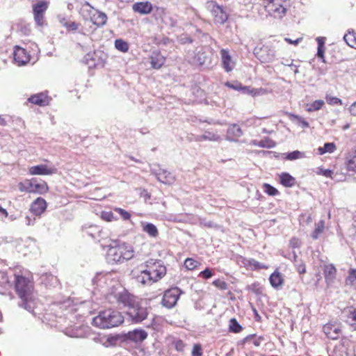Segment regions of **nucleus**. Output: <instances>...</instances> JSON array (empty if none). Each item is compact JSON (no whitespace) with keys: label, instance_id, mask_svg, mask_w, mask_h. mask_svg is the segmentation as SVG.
I'll list each match as a JSON object with an SVG mask.
<instances>
[{"label":"nucleus","instance_id":"nucleus-1","mask_svg":"<svg viewBox=\"0 0 356 356\" xmlns=\"http://www.w3.org/2000/svg\"><path fill=\"white\" fill-rule=\"evenodd\" d=\"M110 303L116 302L119 306L127 309V314L134 323H140L147 316L146 309L139 305L137 298L125 289L113 287L106 295Z\"/></svg>","mask_w":356,"mask_h":356},{"label":"nucleus","instance_id":"nucleus-2","mask_svg":"<svg viewBox=\"0 0 356 356\" xmlns=\"http://www.w3.org/2000/svg\"><path fill=\"white\" fill-rule=\"evenodd\" d=\"M144 267L137 277L138 281L143 285L156 283L166 275V267L161 260L149 259L145 262Z\"/></svg>","mask_w":356,"mask_h":356},{"label":"nucleus","instance_id":"nucleus-3","mask_svg":"<svg viewBox=\"0 0 356 356\" xmlns=\"http://www.w3.org/2000/svg\"><path fill=\"white\" fill-rule=\"evenodd\" d=\"M134 256L133 246L120 240L112 241L108 245L106 259L112 264H122Z\"/></svg>","mask_w":356,"mask_h":356},{"label":"nucleus","instance_id":"nucleus-4","mask_svg":"<svg viewBox=\"0 0 356 356\" xmlns=\"http://www.w3.org/2000/svg\"><path fill=\"white\" fill-rule=\"evenodd\" d=\"M124 322V317L120 312L113 309H106L100 312L92 319V324L101 329H108L117 327Z\"/></svg>","mask_w":356,"mask_h":356},{"label":"nucleus","instance_id":"nucleus-5","mask_svg":"<svg viewBox=\"0 0 356 356\" xmlns=\"http://www.w3.org/2000/svg\"><path fill=\"white\" fill-rule=\"evenodd\" d=\"M15 290L18 297L24 304H27L31 299L34 286L33 282L25 276L15 274Z\"/></svg>","mask_w":356,"mask_h":356},{"label":"nucleus","instance_id":"nucleus-6","mask_svg":"<svg viewBox=\"0 0 356 356\" xmlns=\"http://www.w3.org/2000/svg\"><path fill=\"white\" fill-rule=\"evenodd\" d=\"M262 4L268 15L276 19H282L291 7L290 0H263Z\"/></svg>","mask_w":356,"mask_h":356},{"label":"nucleus","instance_id":"nucleus-7","mask_svg":"<svg viewBox=\"0 0 356 356\" xmlns=\"http://www.w3.org/2000/svg\"><path fill=\"white\" fill-rule=\"evenodd\" d=\"M18 188L20 192L28 193L46 194L49 192V188L45 181L38 182L35 179H25L18 184Z\"/></svg>","mask_w":356,"mask_h":356},{"label":"nucleus","instance_id":"nucleus-8","mask_svg":"<svg viewBox=\"0 0 356 356\" xmlns=\"http://www.w3.org/2000/svg\"><path fill=\"white\" fill-rule=\"evenodd\" d=\"M253 54L262 63H269L275 60V51L271 45L259 43L254 49Z\"/></svg>","mask_w":356,"mask_h":356},{"label":"nucleus","instance_id":"nucleus-9","mask_svg":"<svg viewBox=\"0 0 356 356\" xmlns=\"http://www.w3.org/2000/svg\"><path fill=\"white\" fill-rule=\"evenodd\" d=\"M49 2L46 0H38L33 6L34 21L38 26L47 25L44 14L49 8Z\"/></svg>","mask_w":356,"mask_h":356},{"label":"nucleus","instance_id":"nucleus-10","mask_svg":"<svg viewBox=\"0 0 356 356\" xmlns=\"http://www.w3.org/2000/svg\"><path fill=\"white\" fill-rule=\"evenodd\" d=\"M181 293V291L178 287H172L167 289L165 291L163 296L161 300L162 305L168 309L174 307L176 305Z\"/></svg>","mask_w":356,"mask_h":356},{"label":"nucleus","instance_id":"nucleus-11","mask_svg":"<svg viewBox=\"0 0 356 356\" xmlns=\"http://www.w3.org/2000/svg\"><path fill=\"white\" fill-rule=\"evenodd\" d=\"M326 337L332 340H337L342 334L341 325L336 321H330L323 327Z\"/></svg>","mask_w":356,"mask_h":356},{"label":"nucleus","instance_id":"nucleus-12","mask_svg":"<svg viewBox=\"0 0 356 356\" xmlns=\"http://www.w3.org/2000/svg\"><path fill=\"white\" fill-rule=\"evenodd\" d=\"M13 58L15 63L18 66L25 65L29 63L31 60V55L29 52L27 51L23 47L19 46H15L13 51Z\"/></svg>","mask_w":356,"mask_h":356},{"label":"nucleus","instance_id":"nucleus-13","mask_svg":"<svg viewBox=\"0 0 356 356\" xmlns=\"http://www.w3.org/2000/svg\"><path fill=\"white\" fill-rule=\"evenodd\" d=\"M56 172L57 169L55 167L47 164H40L29 168V173L31 175H51Z\"/></svg>","mask_w":356,"mask_h":356},{"label":"nucleus","instance_id":"nucleus-14","mask_svg":"<svg viewBox=\"0 0 356 356\" xmlns=\"http://www.w3.org/2000/svg\"><path fill=\"white\" fill-rule=\"evenodd\" d=\"M51 99L47 92H42L31 95L25 104L28 106V104L31 103L39 106H45L49 104Z\"/></svg>","mask_w":356,"mask_h":356},{"label":"nucleus","instance_id":"nucleus-15","mask_svg":"<svg viewBox=\"0 0 356 356\" xmlns=\"http://www.w3.org/2000/svg\"><path fill=\"white\" fill-rule=\"evenodd\" d=\"M221 56L222 66L227 72L232 71L236 63L232 59L227 49H222L220 51Z\"/></svg>","mask_w":356,"mask_h":356},{"label":"nucleus","instance_id":"nucleus-16","mask_svg":"<svg viewBox=\"0 0 356 356\" xmlns=\"http://www.w3.org/2000/svg\"><path fill=\"white\" fill-rule=\"evenodd\" d=\"M327 284H332L336 279L337 270L332 264H325L321 266Z\"/></svg>","mask_w":356,"mask_h":356},{"label":"nucleus","instance_id":"nucleus-17","mask_svg":"<svg viewBox=\"0 0 356 356\" xmlns=\"http://www.w3.org/2000/svg\"><path fill=\"white\" fill-rule=\"evenodd\" d=\"M58 22L67 32L74 33L79 29L81 24L73 21L70 17L59 16Z\"/></svg>","mask_w":356,"mask_h":356},{"label":"nucleus","instance_id":"nucleus-18","mask_svg":"<svg viewBox=\"0 0 356 356\" xmlns=\"http://www.w3.org/2000/svg\"><path fill=\"white\" fill-rule=\"evenodd\" d=\"M47 207V202L42 197L36 198L31 204L30 211L35 216H40Z\"/></svg>","mask_w":356,"mask_h":356},{"label":"nucleus","instance_id":"nucleus-19","mask_svg":"<svg viewBox=\"0 0 356 356\" xmlns=\"http://www.w3.org/2000/svg\"><path fill=\"white\" fill-rule=\"evenodd\" d=\"M242 264L246 269L252 271H258L263 269L267 270L269 267L268 265L262 264L254 259L243 258Z\"/></svg>","mask_w":356,"mask_h":356},{"label":"nucleus","instance_id":"nucleus-20","mask_svg":"<svg viewBox=\"0 0 356 356\" xmlns=\"http://www.w3.org/2000/svg\"><path fill=\"white\" fill-rule=\"evenodd\" d=\"M344 165L347 171L356 174V149H352L346 154Z\"/></svg>","mask_w":356,"mask_h":356},{"label":"nucleus","instance_id":"nucleus-21","mask_svg":"<svg viewBox=\"0 0 356 356\" xmlns=\"http://www.w3.org/2000/svg\"><path fill=\"white\" fill-rule=\"evenodd\" d=\"M151 67L155 70L161 69L165 63L166 58L159 51H154L149 56Z\"/></svg>","mask_w":356,"mask_h":356},{"label":"nucleus","instance_id":"nucleus-22","mask_svg":"<svg viewBox=\"0 0 356 356\" xmlns=\"http://www.w3.org/2000/svg\"><path fill=\"white\" fill-rule=\"evenodd\" d=\"M132 9L135 13L147 15L152 11V5L149 1L137 2L133 5Z\"/></svg>","mask_w":356,"mask_h":356},{"label":"nucleus","instance_id":"nucleus-23","mask_svg":"<svg viewBox=\"0 0 356 356\" xmlns=\"http://www.w3.org/2000/svg\"><path fill=\"white\" fill-rule=\"evenodd\" d=\"M211 13L215 19L220 23H223L227 19V16L223 8L216 3L212 4Z\"/></svg>","mask_w":356,"mask_h":356},{"label":"nucleus","instance_id":"nucleus-24","mask_svg":"<svg viewBox=\"0 0 356 356\" xmlns=\"http://www.w3.org/2000/svg\"><path fill=\"white\" fill-rule=\"evenodd\" d=\"M270 285L274 289L280 288L284 283V279L282 274L277 269L269 277Z\"/></svg>","mask_w":356,"mask_h":356},{"label":"nucleus","instance_id":"nucleus-25","mask_svg":"<svg viewBox=\"0 0 356 356\" xmlns=\"http://www.w3.org/2000/svg\"><path fill=\"white\" fill-rule=\"evenodd\" d=\"M129 339L135 342H141L147 337V333L143 330L136 329L127 334Z\"/></svg>","mask_w":356,"mask_h":356},{"label":"nucleus","instance_id":"nucleus-26","mask_svg":"<svg viewBox=\"0 0 356 356\" xmlns=\"http://www.w3.org/2000/svg\"><path fill=\"white\" fill-rule=\"evenodd\" d=\"M90 21L97 27H100L106 23L107 16L104 13L96 10L90 16Z\"/></svg>","mask_w":356,"mask_h":356},{"label":"nucleus","instance_id":"nucleus-27","mask_svg":"<svg viewBox=\"0 0 356 356\" xmlns=\"http://www.w3.org/2000/svg\"><path fill=\"white\" fill-rule=\"evenodd\" d=\"M280 183L288 188L293 187L296 184V179L290 174L287 172H282L279 175Z\"/></svg>","mask_w":356,"mask_h":356},{"label":"nucleus","instance_id":"nucleus-28","mask_svg":"<svg viewBox=\"0 0 356 356\" xmlns=\"http://www.w3.org/2000/svg\"><path fill=\"white\" fill-rule=\"evenodd\" d=\"M142 230L148 234L149 236L156 238L159 236V230L156 227L150 222H142Z\"/></svg>","mask_w":356,"mask_h":356},{"label":"nucleus","instance_id":"nucleus-29","mask_svg":"<svg viewBox=\"0 0 356 356\" xmlns=\"http://www.w3.org/2000/svg\"><path fill=\"white\" fill-rule=\"evenodd\" d=\"M325 227V220H321L315 224V228L312 233L313 239L316 240L323 233Z\"/></svg>","mask_w":356,"mask_h":356},{"label":"nucleus","instance_id":"nucleus-30","mask_svg":"<svg viewBox=\"0 0 356 356\" xmlns=\"http://www.w3.org/2000/svg\"><path fill=\"white\" fill-rule=\"evenodd\" d=\"M336 149L337 145L334 143H326L323 147L318 148V152L320 155H323L325 153H333Z\"/></svg>","mask_w":356,"mask_h":356},{"label":"nucleus","instance_id":"nucleus-31","mask_svg":"<svg viewBox=\"0 0 356 356\" xmlns=\"http://www.w3.org/2000/svg\"><path fill=\"white\" fill-rule=\"evenodd\" d=\"M228 330L231 333L238 334L243 330V327L238 323L235 318H232L229 321Z\"/></svg>","mask_w":356,"mask_h":356},{"label":"nucleus","instance_id":"nucleus-32","mask_svg":"<svg viewBox=\"0 0 356 356\" xmlns=\"http://www.w3.org/2000/svg\"><path fill=\"white\" fill-rule=\"evenodd\" d=\"M343 39L348 46L356 49V33L353 31H348Z\"/></svg>","mask_w":356,"mask_h":356},{"label":"nucleus","instance_id":"nucleus-33","mask_svg":"<svg viewBox=\"0 0 356 356\" xmlns=\"http://www.w3.org/2000/svg\"><path fill=\"white\" fill-rule=\"evenodd\" d=\"M289 118L291 121H296L299 125H300L302 127L307 128L309 127V124L307 121H306L301 116H299L298 115L291 113H286Z\"/></svg>","mask_w":356,"mask_h":356},{"label":"nucleus","instance_id":"nucleus-34","mask_svg":"<svg viewBox=\"0 0 356 356\" xmlns=\"http://www.w3.org/2000/svg\"><path fill=\"white\" fill-rule=\"evenodd\" d=\"M346 285L356 290V269H350L348 276L346 279Z\"/></svg>","mask_w":356,"mask_h":356},{"label":"nucleus","instance_id":"nucleus-35","mask_svg":"<svg viewBox=\"0 0 356 356\" xmlns=\"http://www.w3.org/2000/svg\"><path fill=\"white\" fill-rule=\"evenodd\" d=\"M115 47L118 51L126 53L129 51V45L127 42L122 39H117L115 40Z\"/></svg>","mask_w":356,"mask_h":356},{"label":"nucleus","instance_id":"nucleus-36","mask_svg":"<svg viewBox=\"0 0 356 356\" xmlns=\"http://www.w3.org/2000/svg\"><path fill=\"white\" fill-rule=\"evenodd\" d=\"M184 266L186 269L189 270H193L198 268L201 264L200 261L193 259V258H187L184 261Z\"/></svg>","mask_w":356,"mask_h":356},{"label":"nucleus","instance_id":"nucleus-37","mask_svg":"<svg viewBox=\"0 0 356 356\" xmlns=\"http://www.w3.org/2000/svg\"><path fill=\"white\" fill-rule=\"evenodd\" d=\"M262 188L264 193L270 196H276L280 193L277 188L267 183H264L262 186Z\"/></svg>","mask_w":356,"mask_h":356},{"label":"nucleus","instance_id":"nucleus-38","mask_svg":"<svg viewBox=\"0 0 356 356\" xmlns=\"http://www.w3.org/2000/svg\"><path fill=\"white\" fill-rule=\"evenodd\" d=\"M242 91L244 93L248 94L252 97H255L261 94L263 90L261 88H254L251 86H243Z\"/></svg>","mask_w":356,"mask_h":356},{"label":"nucleus","instance_id":"nucleus-39","mask_svg":"<svg viewBox=\"0 0 356 356\" xmlns=\"http://www.w3.org/2000/svg\"><path fill=\"white\" fill-rule=\"evenodd\" d=\"M325 99L329 105H342V100L337 97L332 96L331 94H326Z\"/></svg>","mask_w":356,"mask_h":356},{"label":"nucleus","instance_id":"nucleus-40","mask_svg":"<svg viewBox=\"0 0 356 356\" xmlns=\"http://www.w3.org/2000/svg\"><path fill=\"white\" fill-rule=\"evenodd\" d=\"M324 102L321 99L315 100L310 106L307 109L308 112H313L320 110L324 105Z\"/></svg>","mask_w":356,"mask_h":356},{"label":"nucleus","instance_id":"nucleus-41","mask_svg":"<svg viewBox=\"0 0 356 356\" xmlns=\"http://www.w3.org/2000/svg\"><path fill=\"white\" fill-rule=\"evenodd\" d=\"M303 157H305V153L304 152H300L298 150H296V151H293V152L288 153L286 155L285 158L287 160L293 161V160L301 159V158H303Z\"/></svg>","mask_w":356,"mask_h":356},{"label":"nucleus","instance_id":"nucleus-42","mask_svg":"<svg viewBox=\"0 0 356 356\" xmlns=\"http://www.w3.org/2000/svg\"><path fill=\"white\" fill-rule=\"evenodd\" d=\"M212 284L218 289L222 291L227 290L228 289L227 283L221 279L215 280L214 281H213Z\"/></svg>","mask_w":356,"mask_h":356},{"label":"nucleus","instance_id":"nucleus-43","mask_svg":"<svg viewBox=\"0 0 356 356\" xmlns=\"http://www.w3.org/2000/svg\"><path fill=\"white\" fill-rule=\"evenodd\" d=\"M348 321L350 322V324L353 329L356 330V309L349 311Z\"/></svg>","mask_w":356,"mask_h":356},{"label":"nucleus","instance_id":"nucleus-44","mask_svg":"<svg viewBox=\"0 0 356 356\" xmlns=\"http://www.w3.org/2000/svg\"><path fill=\"white\" fill-rule=\"evenodd\" d=\"M100 218L106 222H111L115 220L114 215L111 211H102L100 213Z\"/></svg>","mask_w":356,"mask_h":356},{"label":"nucleus","instance_id":"nucleus-45","mask_svg":"<svg viewBox=\"0 0 356 356\" xmlns=\"http://www.w3.org/2000/svg\"><path fill=\"white\" fill-rule=\"evenodd\" d=\"M225 85L229 88H231V89L235 90H238V91L242 90V88L243 86L242 85V83L238 81H234V83L227 81L225 83Z\"/></svg>","mask_w":356,"mask_h":356},{"label":"nucleus","instance_id":"nucleus-46","mask_svg":"<svg viewBox=\"0 0 356 356\" xmlns=\"http://www.w3.org/2000/svg\"><path fill=\"white\" fill-rule=\"evenodd\" d=\"M114 210L120 215L123 220H128L131 218V214L126 210L118 207L115 208Z\"/></svg>","mask_w":356,"mask_h":356},{"label":"nucleus","instance_id":"nucleus-47","mask_svg":"<svg viewBox=\"0 0 356 356\" xmlns=\"http://www.w3.org/2000/svg\"><path fill=\"white\" fill-rule=\"evenodd\" d=\"M202 348L200 343H195L191 352L192 356H202Z\"/></svg>","mask_w":356,"mask_h":356},{"label":"nucleus","instance_id":"nucleus-48","mask_svg":"<svg viewBox=\"0 0 356 356\" xmlns=\"http://www.w3.org/2000/svg\"><path fill=\"white\" fill-rule=\"evenodd\" d=\"M245 339L247 341H252V343L255 346H259L260 344H261V341L263 340V337H259L258 339H257L255 337V335L254 334H252V335H249Z\"/></svg>","mask_w":356,"mask_h":356},{"label":"nucleus","instance_id":"nucleus-49","mask_svg":"<svg viewBox=\"0 0 356 356\" xmlns=\"http://www.w3.org/2000/svg\"><path fill=\"white\" fill-rule=\"evenodd\" d=\"M213 275L212 270L208 268L201 271L199 274V276L202 277L203 279L208 280L211 278Z\"/></svg>","mask_w":356,"mask_h":356},{"label":"nucleus","instance_id":"nucleus-50","mask_svg":"<svg viewBox=\"0 0 356 356\" xmlns=\"http://www.w3.org/2000/svg\"><path fill=\"white\" fill-rule=\"evenodd\" d=\"M175 348L177 351H183L185 348V343L182 340H177L175 342Z\"/></svg>","mask_w":356,"mask_h":356},{"label":"nucleus","instance_id":"nucleus-51","mask_svg":"<svg viewBox=\"0 0 356 356\" xmlns=\"http://www.w3.org/2000/svg\"><path fill=\"white\" fill-rule=\"evenodd\" d=\"M324 45L323 42H318L317 56L324 60Z\"/></svg>","mask_w":356,"mask_h":356},{"label":"nucleus","instance_id":"nucleus-52","mask_svg":"<svg viewBox=\"0 0 356 356\" xmlns=\"http://www.w3.org/2000/svg\"><path fill=\"white\" fill-rule=\"evenodd\" d=\"M216 139V137H215V135H212V136H207V135H202V136H197L196 138H195V140L196 141H202V140H215Z\"/></svg>","mask_w":356,"mask_h":356},{"label":"nucleus","instance_id":"nucleus-53","mask_svg":"<svg viewBox=\"0 0 356 356\" xmlns=\"http://www.w3.org/2000/svg\"><path fill=\"white\" fill-rule=\"evenodd\" d=\"M297 271L300 274H305L306 273V266L305 264H300L297 266Z\"/></svg>","mask_w":356,"mask_h":356},{"label":"nucleus","instance_id":"nucleus-54","mask_svg":"<svg viewBox=\"0 0 356 356\" xmlns=\"http://www.w3.org/2000/svg\"><path fill=\"white\" fill-rule=\"evenodd\" d=\"M302 38H299L295 40H293L288 38H285V41L286 42H288L289 44H294V45H297L300 41H302Z\"/></svg>","mask_w":356,"mask_h":356},{"label":"nucleus","instance_id":"nucleus-55","mask_svg":"<svg viewBox=\"0 0 356 356\" xmlns=\"http://www.w3.org/2000/svg\"><path fill=\"white\" fill-rule=\"evenodd\" d=\"M350 112L351 115L356 116V102L350 106Z\"/></svg>","mask_w":356,"mask_h":356},{"label":"nucleus","instance_id":"nucleus-56","mask_svg":"<svg viewBox=\"0 0 356 356\" xmlns=\"http://www.w3.org/2000/svg\"><path fill=\"white\" fill-rule=\"evenodd\" d=\"M266 142H272L270 140H261L260 143H259V146L261 147H272L273 145H266Z\"/></svg>","mask_w":356,"mask_h":356},{"label":"nucleus","instance_id":"nucleus-57","mask_svg":"<svg viewBox=\"0 0 356 356\" xmlns=\"http://www.w3.org/2000/svg\"><path fill=\"white\" fill-rule=\"evenodd\" d=\"M254 318L257 321L259 322L261 321V316L259 315L257 309H254Z\"/></svg>","mask_w":356,"mask_h":356},{"label":"nucleus","instance_id":"nucleus-58","mask_svg":"<svg viewBox=\"0 0 356 356\" xmlns=\"http://www.w3.org/2000/svg\"><path fill=\"white\" fill-rule=\"evenodd\" d=\"M0 125H1V126L6 125V121L1 115H0Z\"/></svg>","mask_w":356,"mask_h":356},{"label":"nucleus","instance_id":"nucleus-59","mask_svg":"<svg viewBox=\"0 0 356 356\" xmlns=\"http://www.w3.org/2000/svg\"><path fill=\"white\" fill-rule=\"evenodd\" d=\"M0 213L4 215L6 217L8 216L7 211L0 206Z\"/></svg>","mask_w":356,"mask_h":356},{"label":"nucleus","instance_id":"nucleus-60","mask_svg":"<svg viewBox=\"0 0 356 356\" xmlns=\"http://www.w3.org/2000/svg\"><path fill=\"white\" fill-rule=\"evenodd\" d=\"M233 129H236L237 132L238 133V136H241L242 134L241 129L236 125H234L232 127Z\"/></svg>","mask_w":356,"mask_h":356},{"label":"nucleus","instance_id":"nucleus-61","mask_svg":"<svg viewBox=\"0 0 356 356\" xmlns=\"http://www.w3.org/2000/svg\"><path fill=\"white\" fill-rule=\"evenodd\" d=\"M121 2H125V3H129L131 2L133 0H119Z\"/></svg>","mask_w":356,"mask_h":356},{"label":"nucleus","instance_id":"nucleus-62","mask_svg":"<svg viewBox=\"0 0 356 356\" xmlns=\"http://www.w3.org/2000/svg\"><path fill=\"white\" fill-rule=\"evenodd\" d=\"M348 127H349V125H348V124H346V125L343 127V129H348Z\"/></svg>","mask_w":356,"mask_h":356}]
</instances>
